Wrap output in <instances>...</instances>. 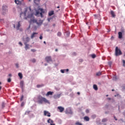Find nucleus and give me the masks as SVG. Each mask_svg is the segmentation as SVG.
<instances>
[{
	"label": "nucleus",
	"mask_w": 125,
	"mask_h": 125,
	"mask_svg": "<svg viewBox=\"0 0 125 125\" xmlns=\"http://www.w3.org/2000/svg\"><path fill=\"white\" fill-rule=\"evenodd\" d=\"M33 16H34V15L32 13H31L30 14H28L27 18L30 19L29 23L30 24L36 23L38 26H41L43 23L42 21L41 20L37 21V20L34 19V17Z\"/></svg>",
	"instance_id": "nucleus-1"
},
{
	"label": "nucleus",
	"mask_w": 125,
	"mask_h": 125,
	"mask_svg": "<svg viewBox=\"0 0 125 125\" xmlns=\"http://www.w3.org/2000/svg\"><path fill=\"white\" fill-rule=\"evenodd\" d=\"M45 12L42 8H39L36 10L35 16L36 17H41L42 18L43 17V14H44Z\"/></svg>",
	"instance_id": "nucleus-2"
},
{
	"label": "nucleus",
	"mask_w": 125,
	"mask_h": 125,
	"mask_svg": "<svg viewBox=\"0 0 125 125\" xmlns=\"http://www.w3.org/2000/svg\"><path fill=\"white\" fill-rule=\"evenodd\" d=\"M38 99H39V103L42 104V103L43 102H44L45 103H47L49 104V102L44 97H42V96H39L38 97Z\"/></svg>",
	"instance_id": "nucleus-3"
},
{
	"label": "nucleus",
	"mask_w": 125,
	"mask_h": 125,
	"mask_svg": "<svg viewBox=\"0 0 125 125\" xmlns=\"http://www.w3.org/2000/svg\"><path fill=\"white\" fill-rule=\"evenodd\" d=\"M122 55V52L121 51L120 49H119L117 46L115 49V56L118 57Z\"/></svg>",
	"instance_id": "nucleus-4"
},
{
	"label": "nucleus",
	"mask_w": 125,
	"mask_h": 125,
	"mask_svg": "<svg viewBox=\"0 0 125 125\" xmlns=\"http://www.w3.org/2000/svg\"><path fill=\"white\" fill-rule=\"evenodd\" d=\"M28 10L29 11V13L31 12V9L30 7H27L25 9V11L23 13V15H24V17L26 16V14Z\"/></svg>",
	"instance_id": "nucleus-5"
},
{
	"label": "nucleus",
	"mask_w": 125,
	"mask_h": 125,
	"mask_svg": "<svg viewBox=\"0 0 125 125\" xmlns=\"http://www.w3.org/2000/svg\"><path fill=\"white\" fill-rule=\"evenodd\" d=\"M15 3H16V4L21 5V4H22V3H23V0H21V1H20L19 0H15Z\"/></svg>",
	"instance_id": "nucleus-6"
},
{
	"label": "nucleus",
	"mask_w": 125,
	"mask_h": 125,
	"mask_svg": "<svg viewBox=\"0 0 125 125\" xmlns=\"http://www.w3.org/2000/svg\"><path fill=\"white\" fill-rule=\"evenodd\" d=\"M45 61L47 62H52V60L51 59V57L50 56H47L45 58Z\"/></svg>",
	"instance_id": "nucleus-7"
},
{
	"label": "nucleus",
	"mask_w": 125,
	"mask_h": 125,
	"mask_svg": "<svg viewBox=\"0 0 125 125\" xmlns=\"http://www.w3.org/2000/svg\"><path fill=\"white\" fill-rule=\"evenodd\" d=\"M44 115L45 116H47L48 117H50L51 116V114L50 112H49L48 111H46V110H44Z\"/></svg>",
	"instance_id": "nucleus-8"
},
{
	"label": "nucleus",
	"mask_w": 125,
	"mask_h": 125,
	"mask_svg": "<svg viewBox=\"0 0 125 125\" xmlns=\"http://www.w3.org/2000/svg\"><path fill=\"white\" fill-rule=\"evenodd\" d=\"M20 26H21L20 21H19L16 26L15 25H14V28L16 29L17 30H19L20 29Z\"/></svg>",
	"instance_id": "nucleus-9"
},
{
	"label": "nucleus",
	"mask_w": 125,
	"mask_h": 125,
	"mask_svg": "<svg viewBox=\"0 0 125 125\" xmlns=\"http://www.w3.org/2000/svg\"><path fill=\"white\" fill-rule=\"evenodd\" d=\"M20 85L21 88V89H22V91H23V89H24V82H23V81H21L20 82Z\"/></svg>",
	"instance_id": "nucleus-10"
},
{
	"label": "nucleus",
	"mask_w": 125,
	"mask_h": 125,
	"mask_svg": "<svg viewBox=\"0 0 125 125\" xmlns=\"http://www.w3.org/2000/svg\"><path fill=\"white\" fill-rule=\"evenodd\" d=\"M47 123H48V124H50V125H55V124L54 123L53 120H52L50 118H49V119L47 120Z\"/></svg>",
	"instance_id": "nucleus-11"
},
{
	"label": "nucleus",
	"mask_w": 125,
	"mask_h": 125,
	"mask_svg": "<svg viewBox=\"0 0 125 125\" xmlns=\"http://www.w3.org/2000/svg\"><path fill=\"white\" fill-rule=\"evenodd\" d=\"M58 109L61 113H62L64 110V108L62 106H58Z\"/></svg>",
	"instance_id": "nucleus-12"
},
{
	"label": "nucleus",
	"mask_w": 125,
	"mask_h": 125,
	"mask_svg": "<svg viewBox=\"0 0 125 125\" xmlns=\"http://www.w3.org/2000/svg\"><path fill=\"white\" fill-rule=\"evenodd\" d=\"M38 35V33L33 32L31 35V39H33L34 38L36 37V35Z\"/></svg>",
	"instance_id": "nucleus-13"
},
{
	"label": "nucleus",
	"mask_w": 125,
	"mask_h": 125,
	"mask_svg": "<svg viewBox=\"0 0 125 125\" xmlns=\"http://www.w3.org/2000/svg\"><path fill=\"white\" fill-rule=\"evenodd\" d=\"M60 97H61V94H57V95H54V98L55 99H59L60 98Z\"/></svg>",
	"instance_id": "nucleus-14"
},
{
	"label": "nucleus",
	"mask_w": 125,
	"mask_h": 125,
	"mask_svg": "<svg viewBox=\"0 0 125 125\" xmlns=\"http://www.w3.org/2000/svg\"><path fill=\"white\" fill-rule=\"evenodd\" d=\"M23 41L24 42H25V43H27V42H29L30 39H29V37H26V39H25V40L23 39Z\"/></svg>",
	"instance_id": "nucleus-15"
},
{
	"label": "nucleus",
	"mask_w": 125,
	"mask_h": 125,
	"mask_svg": "<svg viewBox=\"0 0 125 125\" xmlns=\"http://www.w3.org/2000/svg\"><path fill=\"white\" fill-rule=\"evenodd\" d=\"M53 94V92L48 91V92H47V94H46V96L47 97L49 95H52Z\"/></svg>",
	"instance_id": "nucleus-16"
},
{
	"label": "nucleus",
	"mask_w": 125,
	"mask_h": 125,
	"mask_svg": "<svg viewBox=\"0 0 125 125\" xmlns=\"http://www.w3.org/2000/svg\"><path fill=\"white\" fill-rule=\"evenodd\" d=\"M24 45H25V49L26 50L29 49V44H27L26 42H24Z\"/></svg>",
	"instance_id": "nucleus-17"
},
{
	"label": "nucleus",
	"mask_w": 125,
	"mask_h": 125,
	"mask_svg": "<svg viewBox=\"0 0 125 125\" xmlns=\"http://www.w3.org/2000/svg\"><path fill=\"white\" fill-rule=\"evenodd\" d=\"M54 14V12L53 11H51L49 12L48 13V15L49 17L52 16Z\"/></svg>",
	"instance_id": "nucleus-18"
},
{
	"label": "nucleus",
	"mask_w": 125,
	"mask_h": 125,
	"mask_svg": "<svg viewBox=\"0 0 125 125\" xmlns=\"http://www.w3.org/2000/svg\"><path fill=\"white\" fill-rule=\"evenodd\" d=\"M111 15H112V18H115L116 16L113 11H111Z\"/></svg>",
	"instance_id": "nucleus-19"
},
{
	"label": "nucleus",
	"mask_w": 125,
	"mask_h": 125,
	"mask_svg": "<svg viewBox=\"0 0 125 125\" xmlns=\"http://www.w3.org/2000/svg\"><path fill=\"white\" fill-rule=\"evenodd\" d=\"M93 88L96 91H97L98 89V86H97V85L96 84H94L93 85Z\"/></svg>",
	"instance_id": "nucleus-20"
},
{
	"label": "nucleus",
	"mask_w": 125,
	"mask_h": 125,
	"mask_svg": "<svg viewBox=\"0 0 125 125\" xmlns=\"http://www.w3.org/2000/svg\"><path fill=\"white\" fill-rule=\"evenodd\" d=\"M119 38L120 39H122V33L121 32H119Z\"/></svg>",
	"instance_id": "nucleus-21"
},
{
	"label": "nucleus",
	"mask_w": 125,
	"mask_h": 125,
	"mask_svg": "<svg viewBox=\"0 0 125 125\" xmlns=\"http://www.w3.org/2000/svg\"><path fill=\"white\" fill-rule=\"evenodd\" d=\"M43 86H44V84H38V85H37V88H41V87H43Z\"/></svg>",
	"instance_id": "nucleus-22"
},
{
	"label": "nucleus",
	"mask_w": 125,
	"mask_h": 125,
	"mask_svg": "<svg viewBox=\"0 0 125 125\" xmlns=\"http://www.w3.org/2000/svg\"><path fill=\"white\" fill-rule=\"evenodd\" d=\"M7 8V6L6 5H3L2 6V10L4 11H6Z\"/></svg>",
	"instance_id": "nucleus-23"
},
{
	"label": "nucleus",
	"mask_w": 125,
	"mask_h": 125,
	"mask_svg": "<svg viewBox=\"0 0 125 125\" xmlns=\"http://www.w3.org/2000/svg\"><path fill=\"white\" fill-rule=\"evenodd\" d=\"M84 120H85L86 121H87L88 122L89 121V118L87 116H85L84 118Z\"/></svg>",
	"instance_id": "nucleus-24"
},
{
	"label": "nucleus",
	"mask_w": 125,
	"mask_h": 125,
	"mask_svg": "<svg viewBox=\"0 0 125 125\" xmlns=\"http://www.w3.org/2000/svg\"><path fill=\"white\" fill-rule=\"evenodd\" d=\"M18 76H19V77L21 79H22V75L21 73H19Z\"/></svg>",
	"instance_id": "nucleus-25"
},
{
	"label": "nucleus",
	"mask_w": 125,
	"mask_h": 125,
	"mask_svg": "<svg viewBox=\"0 0 125 125\" xmlns=\"http://www.w3.org/2000/svg\"><path fill=\"white\" fill-rule=\"evenodd\" d=\"M102 75V72H98L96 74L97 76H100Z\"/></svg>",
	"instance_id": "nucleus-26"
},
{
	"label": "nucleus",
	"mask_w": 125,
	"mask_h": 125,
	"mask_svg": "<svg viewBox=\"0 0 125 125\" xmlns=\"http://www.w3.org/2000/svg\"><path fill=\"white\" fill-rule=\"evenodd\" d=\"M107 121V119L106 118H104L102 120V122L104 123V122H106Z\"/></svg>",
	"instance_id": "nucleus-27"
},
{
	"label": "nucleus",
	"mask_w": 125,
	"mask_h": 125,
	"mask_svg": "<svg viewBox=\"0 0 125 125\" xmlns=\"http://www.w3.org/2000/svg\"><path fill=\"white\" fill-rule=\"evenodd\" d=\"M75 125H83V124L81 123H80L79 122H77L76 123H75Z\"/></svg>",
	"instance_id": "nucleus-28"
},
{
	"label": "nucleus",
	"mask_w": 125,
	"mask_h": 125,
	"mask_svg": "<svg viewBox=\"0 0 125 125\" xmlns=\"http://www.w3.org/2000/svg\"><path fill=\"white\" fill-rule=\"evenodd\" d=\"M31 62L33 63H35L36 62V60L35 59H32L31 60Z\"/></svg>",
	"instance_id": "nucleus-29"
},
{
	"label": "nucleus",
	"mask_w": 125,
	"mask_h": 125,
	"mask_svg": "<svg viewBox=\"0 0 125 125\" xmlns=\"http://www.w3.org/2000/svg\"><path fill=\"white\" fill-rule=\"evenodd\" d=\"M30 112V111H29V110L26 111L25 112V115H28Z\"/></svg>",
	"instance_id": "nucleus-30"
},
{
	"label": "nucleus",
	"mask_w": 125,
	"mask_h": 125,
	"mask_svg": "<svg viewBox=\"0 0 125 125\" xmlns=\"http://www.w3.org/2000/svg\"><path fill=\"white\" fill-rule=\"evenodd\" d=\"M91 57L93 58V59H95L96 57V56L95 54H92L91 55Z\"/></svg>",
	"instance_id": "nucleus-31"
},
{
	"label": "nucleus",
	"mask_w": 125,
	"mask_h": 125,
	"mask_svg": "<svg viewBox=\"0 0 125 125\" xmlns=\"http://www.w3.org/2000/svg\"><path fill=\"white\" fill-rule=\"evenodd\" d=\"M94 17L96 18V19H97V17H100V15H94Z\"/></svg>",
	"instance_id": "nucleus-32"
},
{
	"label": "nucleus",
	"mask_w": 125,
	"mask_h": 125,
	"mask_svg": "<svg viewBox=\"0 0 125 125\" xmlns=\"http://www.w3.org/2000/svg\"><path fill=\"white\" fill-rule=\"evenodd\" d=\"M11 82V79L10 78H8L7 80V82L8 83H10Z\"/></svg>",
	"instance_id": "nucleus-33"
},
{
	"label": "nucleus",
	"mask_w": 125,
	"mask_h": 125,
	"mask_svg": "<svg viewBox=\"0 0 125 125\" xmlns=\"http://www.w3.org/2000/svg\"><path fill=\"white\" fill-rule=\"evenodd\" d=\"M65 70V69H61V72L62 73H64Z\"/></svg>",
	"instance_id": "nucleus-34"
},
{
	"label": "nucleus",
	"mask_w": 125,
	"mask_h": 125,
	"mask_svg": "<svg viewBox=\"0 0 125 125\" xmlns=\"http://www.w3.org/2000/svg\"><path fill=\"white\" fill-rule=\"evenodd\" d=\"M62 35V33L61 32H58V36L61 37Z\"/></svg>",
	"instance_id": "nucleus-35"
},
{
	"label": "nucleus",
	"mask_w": 125,
	"mask_h": 125,
	"mask_svg": "<svg viewBox=\"0 0 125 125\" xmlns=\"http://www.w3.org/2000/svg\"><path fill=\"white\" fill-rule=\"evenodd\" d=\"M23 98H24L23 95H22L21 98V101H22L23 100Z\"/></svg>",
	"instance_id": "nucleus-36"
},
{
	"label": "nucleus",
	"mask_w": 125,
	"mask_h": 125,
	"mask_svg": "<svg viewBox=\"0 0 125 125\" xmlns=\"http://www.w3.org/2000/svg\"><path fill=\"white\" fill-rule=\"evenodd\" d=\"M123 64H124L123 65L125 66V60H123Z\"/></svg>",
	"instance_id": "nucleus-37"
},
{
	"label": "nucleus",
	"mask_w": 125,
	"mask_h": 125,
	"mask_svg": "<svg viewBox=\"0 0 125 125\" xmlns=\"http://www.w3.org/2000/svg\"><path fill=\"white\" fill-rule=\"evenodd\" d=\"M16 66L17 68L19 67V64L18 63H16Z\"/></svg>",
	"instance_id": "nucleus-38"
},
{
	"label": "nucleus",
	"mask_w": 125,
	"mask_h": 125,
	"mask_svg": "<svg viewBox=\"0 0 125 125\" xmlns=\"http://www.w3.org/2000/svg\"><path fill=\"white\" fill-rule=\"evenodd\" d=\"M114 80H117V78H116V76H115L114 78H113Z\"/></svg>",
	"instance_id": "nucleus-39"
},
{
	"label": "nucleus",
	"mask_w": 125,
	"mask_h": 125,
	"mask_svg": "<svg viewBox=\"0 0 125 125\" xmlns=\"http://www.w3.org/2000/svg\"><path fill=\"white\" fill-rule=\"evenodd\" d=\"M40 39L41 40H42V35L40 36Z\"/></svg>",
	"instance_id": "nucleus-40"
},
{
	"label": "nucleus",
	"mask_w": 125,
	"mask_h": 125,
	"mask_svg": "<svg viewBox=\"0 0 125 125\" xmlns=\"http://www.w3.org/2000/svg\"><path fill=\"white\" fill-rule=\"evenodd\" d=\"M19 44L21 46H22V43H21V42H19Z\"/></svg>",
	"instance_id": "nucleus-41"
},
{
	"label": "nucleus",
	"mask_w": 125,
	"mask_h": 125,
	"mask_svg": "<svg viewBox=\"0 0 125 125\" xmlns=\"http://www.w3.org/2000/svg\"><path fill=\"white\" fill-rule=\"evenodd\" d=\"M31 51H32L33 52H35L36 51L35 49H31Z\"/></svg>",
	"instance_id": "nucleus-42"
},
{
	"label": "nucleus",
	"mask_w": 125,
	"mask_h": 125,
	"mask_svg": "<svg viewBox=\"0 0 125 125\" xmlns=\"http://www.w3.org/2000/svg\"><path fill=\"white\" fill-rule=\"evenodd\" d=\"M8 77H12V74H9Z\"/></svg>",
	"instance_id": "nucleus-43"
},
{
	"label": "nucleus",
	"mask_w": 125,
	"mask_h": 125,
	"mask_svg": "<svg viewBox=\"0 0 125 125\" xmlns=\"http://www.w3.org/2000/svg\"><path fill=\"white\" fill-rule=\"evenodd\" d=\"M21 105V106H23L24 105V103L22 102Z\"/></svg>",
	"instance_id": "nucleus-44"
},
{
	"label": "nucleus",
	"mask_w": 125,
	"mask_h": 125,
	"mask_svg": "<svg viewBox=\"0 0 125 125\" xmlns=\"http://www.w3.org/2000/svg\"><path fill=\"white\" fill-rule=\"evenodd\" d=\"M114 119H115L116 121L118 120V119L116 118L115 116H114Z\"/></svg>",
	"instance_id": "nucleus-45"
},
{
	"label": "nucleus",
	"mask_w": 125,
	"mask_h": 125,
	"mask_svg": "<svg viewBox=\"0 0 125 125\" xmlns=\"http://www.w3.org/2000/svg\"><path fill=\"white\" fill-rule=\"evenodd\" d=\"M36 0H37L38 1H40V0H34L35 3H36Z\"/></svg>",
	"instance_id": "nucleus-46"
},
{
	"label": "nucleus",
	"mask_w": 125,
	"mask_h": 125,
	"mask_svg": "<svg viewBox=\"0 0 125 125\" xmlns=\"http://www.w3.org/2000/svg\"><path fill=\"white\" fill-rule=\"evenodd\" d=\"M65 71H66V72H68L69 69H64Z\"/></svg>",
	"instance_id": "nucleus-47"
},
{
	"label": "nucleus",
	"mask_w": 125,
	"mask_h": 125,
	"mask_svg": "<svg viewBox=\"0 0 125 125\" xmlns=\"http://www.w3.org/2000/svg\"><path fill=\"white\" fill-rule=\"evenodd\" d=\"M2 107H4V103H2Z\"/></svg>",
	"instance_id": "nucleus-48"
},
{
	"label": "nucleus",
	"mask_w": 125,
	"mask_h": 125,
	"mask_svg": "<svg viewBox=\"0 0 125 125\" xmlns=\"http://www.w3.org/2000/svg\"><path fill=\"white\" fill-rule=\"evenodd\" d=\"M77 94H78V95H80V92H78Z\"/></svg>",
	"instance_id": "nucleus-49"
},
{
	"label": "nucleus",
	"mask_w": 125,
	"mask_h": 125,
	"mask_svg": "<svg viewBox=\"0 0 125 125\" xmlns=\"http://www.w3.org/2000/svg\"><path fill=\"white\" fill-rule=\"evenodd\" d=\"M58 51V49H55V51H56V52H57Z\"/></svg>",
	"instance_id": "nucleus-50"
},
{
	"label": "nucleus",
	"mask_w": 125,
	"mask_h": 125,
	"mask_svg": "<svg viewBox=\"0 0 125 125\" xmlns=\"http://www.w3.org/2000/svg\"><path fill=\"white\" fill-rule=\"evenodd\" d=\"M43 43H44V44H46V42L45 41H44Z\"/></svg>",
	"instance_id": "nucleus-51"
},
{
	"label": "nucleus",
	"mask_w": 125,
	"mask_h": 125,
	"mask_svg": "<svg viewBox=\"0 0 125 125\" xmlns=\"http://www.w3.org/2000/svg\"><path fill=\"white\" fill-rule=\"evenodd\" d=\"M37 1H38V2H39V1H38V0H36V3H36V4H37V3L36 2Z\"/></svg>",
	"instance_id": "nucleus-52"
},
{
	"label": "nucleus",
	"mask_w": 125,
	"mask_h": 125,
	"mask_svg": "<svg viewBox=\"0 0 125 125\" xmlns=\"http://www.w3.org/2000/svg\"><path fill=\"white\" fill-rule=\"evenodd\" d=\"M22 14V13H20V16L21 17V15Z\"/></svg>",
	"instance_id": "nucleus-53"
},
{
	"label": "nucleus",
	"mask_w": 125,
	"mask_h": 125,
	"mask_svg": "<svg viewBox=\"0 0 125 125\" xmlns=\"http://www.w3.org/2000/svg\"><path fill=\"white\" fill-rule=\"evenodd\" d=\"M86 112H87V113L88 112V109L86 110Z\"/></svg>",
	"instance_id": "nucleus-54"
},
{
	"label": "nucleus",
	"mask_w": 125,
	"mask_h": 125,
	"mask_svg": "<svg viewBox=\"0 0 125 125\" xmlns=\"http://www.w3.org/2000/svg\"><path fill=\"white\" fill-rule=\"evenodd\" d=\"M2 87L0 86V90L1 89Z\"/></svg>",
	"instance_id": "nucleus-55"
},
{
	"label": "nucleus",
	"mask_w": 125,
	"mask_h": 125,
	"mask_svg": "<svg viewBox=\"0 0 125 125\" xmlns=\"http://www.w3.org/2000/svg\"><path fill=\"white\" fill-rule=\"evenodd\" d=\"M57 8H60V6H57Z\"/></svg>",
	"instance_id": "nucleus-56"
},
{
	"label": "nucleus",
	"mask_w": 125,
	"mask_h": 125,
	"mask_svg": "<svg viewBox=\"0 0 125 125\" xmlns=\"http://www.w3.org/2000/svg\"><path fill=\"white\" fill-rule=\"evenodd\" d=\"M73 55H76V53H73Z\"/></svg>",
	"instance_id": "nucleus-57"
},
{
	"label": "nucleus",
	"mask_w": 125,
	"mask_h": 125,
	"mask_svg": "<svg viewBox=\"0 0 125 125\" xmlns=\"http://www.w3.org/2000/svg\"><path fill=\"white\" fill-rule=\"evenodd\" d=\"M108 99L109 100H111V98H108Z\"/></svg>",
	"instance_id": "nucleus-58"
},
{
	"label": "nucleus",
	"mask_w": 125,
	"mask_h": 125,
	"mask_svg": "<svg viewBox=\"0 0 125 125\" xmlns=\"http://www.w3.org/2000/svg\"><path fill=\"white\" fill-rule=\"evenodd\" d=\"M48 20L49 21H50V19H48Z\"/></svg>",
	"instance_id": "nucleus-59"
},
{
	"label": "nucleus",
	"mask_w": 125,
	"mask_h": 125,
	"mask_svg": "<svg viewBox=\"0 0 125 125\" xmlns=\"http://www.w3.org/2000/svg\"><path fill=\"white\" fill-rule=\"evenodd\" d=\"M112 91H114V89H113L112 90Z\"/></svg>",
	"instance_id": "nucleus-60"
},
{
	"label": "nucleus",
	"mask_w": 125,
	"mask_h": 125,
	"mask_svg": "<svg viewBox=\"0 0 125 125\" xmlns=\"http://www.w3.org/2000/svg\"><path fill=\"white\" fill-rule=\"evenodd\" d=\"M108 95H106V97H108Z\"/></svg>",
	"instance_id": "nucleus-61"
},
{
	"label": "nucleus",
	"mask_w": 125,
	"mask_h": 125,
	"mask_svg": "<svg viewBox=\"0 0 125 125\" xmlns=\"http://www.w3.org/2000/svg\"><path fill=\"white\" fill-rule=\"evenodd\" d=\"M45 66H46V65H47V64L45 63Z\"/></svg>",
	"instance_id": "nucleus-62"
},
{
	"label": "nucleus",
	"mask_w": 125,
	"mask_h": 125,
	"mask_svg": "<svg viewBox=\"0 0 125 125\" xmlns=\"http://www.w3.org/2000/svg\"><path fill=\"white\" fill-rule=\"evenodd\" d=\"M1 84V82H0V85Z\"/></svg>",
	"instance_id": "nucleus-63"
},
{
	"label": "nucleus",
	"mask_w": 125,
	"mask_h": 125,
	"mask_svg": "<svg viewBox=\"0 0 125 125\" xmlns=\"http://www.w3.org/2000/svg\"><path fill=\"white\" fill-rule=\"evenodd\" d=\"M29 1H31V0H29Z\"/></svg>",
	"instance_id": "nucleus-64"
}]
</instances>
